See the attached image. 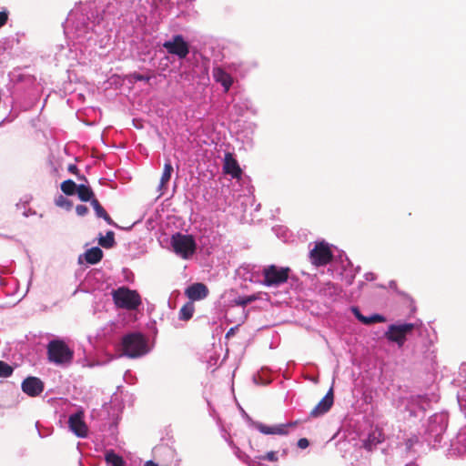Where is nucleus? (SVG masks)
<instances>
[{
	"label": "nucleus",
	"instance_id": "1",
	"mask_svg": "<svg viewBox=\"0 0 466 466\" xmlns=\"http://www.w3.org/2000/svg\"><path fill=\"white\" fill-rule=\"evenodd\" d=\"M66 23V33L76 44L90 46L97 35L112 31L116 26V5L107 0L87 1L71 10Z\"/></svg>",
	"mask_w": 466,
	"mask_h": 466
},
{
	"label": "nucleus",
	"instance_id": "2",
	"mask_svg": "<svg viewBox=\"0 0 466 466\" xmlns=\"http://www.w3.org/2000/svg\"><path fill=\"white\" fill-rule=\"evenodd\" d=\"M142 305V297L137 289L118 287V309L127 310L133 321L137 319V312Z\"/></svg>",
	"mask_w": 466,
	"mask_h": 466
},
{
	"label": "nucleus",
	"instance_id": "3",
	"mask_svg": "<svg viewBox=\"0 0 466 466\" xmlns=\"http://www.w3.org/2000/svg\"><path fill=\"white\" fill-rule=\"evenodd\" d=\"M123 354L129 358H137L147 353V340L140 332L129 333L122 339Z\"/></svg>",
	"mask_w": 466,
	"mask_h": 466
},
{
	"label": "nucleus",
	"instance_id": "4",
	"mask_svg": "<svg viewBox=\"0 0 466 466\" xmlns=\"http://www.w3.org/2000/svg\"><path fill=\"white\" fill-rule=\"evenodd\" d=\"M47 356L50 362L63 366L71 363L74 352L63 340L53 339L47 345Z\"/></svg>",
	"mask_w": 466,
	"mask_h": 466
},
{
	"label": "nucleus",
	"instance_id": "5",
	"mask_svg": "<svg viewBox=\"0 0 466 466\" xmlns=\"http://www.w3.org/2000/svg\"><path fill=\"white\" fill-rule=\"evenodd\" d=\"M174 252L184 259L189 258L197 249V244L192 235L176 233L170 240Z\"/></svg>",
	"mask_w": 466,
	"mask_h": 466
},
{
	"label": "nucleus",
	"instance_id": "6",
	"mask_svg": "<svg viewBox=\"0 0 466 466\" xmlns=\"http://www.w3.org/2000/svg\"><path fill=\"white\" fill-rule=\"evenodd\" d=\"M290 268L289 267H278L269 265L263 268V284L267 287H279L289 279Z\"/></svg>",
	"mask_w": 466,
	"mask_h": 466
},
{
	"label": "nucleus",
	"instance_id": "7",
	"mask_svg": "<svg viewBox=\"0 0 466 466\" xmlns=\"http://www.w3.org/2000/svg\"><path fill=\"white\" fill-rule=\"evenodd\" d=\"M415 329L413 323L391 324L385 332V338L391 342H395L399 347H402L406 341L407 335Z\"/></svg>",
	"mask_w": 466,
	"mask_h": 466
},
{
	"label": "nucleus",
	"instance_id": "8",
	"mask_svg": "<svg viewBox=\"0 0 466 466\" xmlns=\"http://www.w3.org/2000/svg\"><path fill=\"white\" fill-rule=\"evenodd\" d=\"M311 263L316 267L326 266L333 259V253L325 241L316 242L314 248L309 252Z\"/></svg>",
	"mask_w": 466,
	"mask_h": 466
},
{
	"label": "nucleus",
	"instance_id": "9",
	"mask_svg": "<svg viewBox=\"0 0 466 466\" xmlns=\"http://www.w3.org/2000/svg\"><path fill=\"white\" fill-rule=\"evenodd\" d=\"M163 47L168 54L177 56L179 59L186 58L189 54V45L181 35H176L170 40L164 42Z\"/></svg>",
	"mask_w": 466,
	"mask_h": 466
},
{
	"label": "nucleus",
	"instance_id": "10",
	"mask_svg": "<svg viewBox=\"0 0 466 466\" xmlns=\"http://www.w3.org/2000/svg\"><path fill=\"white\" fill-rule=\"evenodd\" d=\"M223 172L229 175L232 178L240 179L242 169L231 152H226L223 161Z\"/></svg>",
	"mask_w": 466,
	"mask_h": 466
},
{
	"label": "nucleus",
	"instance_id": "11",
	"mask_svg": "<svg viewBox=\"0 0 466 466\" xmlns=\"http://www.w3.org/2000/svg\"><path fill=\"white\" fill-rule=\"evenodd\" d=\"M70 430L79 438H84L87 434V426L83 420L81 411L71 414L68 419Z\"/></svg>",
	"mask_w": 466,
	"mask_h": 466
},
{
	"label": "nucleus",
	"instance_id": "12",
	"mask_svg": "<svg viewBox=\"0 0 466 466\" xmlns=\"http://www.w3.org/2000/svg\"><path fill=\"white\" fill-rule=\"evenodd\" d=\"M334 402L333 389L330 388L327 394L320 400V401L312 409L309 415L312 418H317L328 412L332 407Z\"/></svg>",
	"mask_w": 466,
	"mask_h": 466
},
{
	"label": "nucleus",
	"instance_id": "13",
	"mask_svg": "<svg viewBox=\"0 0 466 466\" xmlns=\"http://www.w3.org/2000/svg\"><path fill=\"white\" fill-rule=\"evenodd\" d=\"M21 387L23 391L31 397L38 396L44 390L43 381L36 377L26 378Z\"/></svg>",
	"mask_w": 466,
	"mask_h": 466
},
{
	"label": "nucleus",
	"instance_id": "14",
	"mask_svg": "<svg viewBox=\"0 0 466 466\" xmlns=\"http://www.w3.org/2000/svg\"><path fill=\"white\" fill-rule=\"evenodd\" d=\"M208 287L199 282L190 285L185 290V294L191 300L190 302L204 299L208 297Z\"/></svg>",
	"mask_w": 466,
	"mask_h": 466
},
{
	"label": "nucleus",
	"instance_id": "15",
	"mask_svg": "<svg viewBox=\"0 0 466 466\" xmlns=\"http://www.w3.org/2000/svg\"><path fill=\"white\" fill-rule=\"evenodd\" d=\"M103 252L98 247H94L87 249L84 254L78 258V262L83 263L85 259L88 264H96L101 260Z\"/></svg>",
	"mask_w": 466,
	"mask_h": 466
},
{
	"label": "nucleus",
	"instance_id": "16",
	"mask_svg": "<svg viewBox=\"0 0 466 466\" xmlns=\"http://www.w3.org/2000/svg\"><path fill=\"white\" fill-rule=\"evenodd\" d=\"M213 76L218 83H220L223 86L225 92L229 90L233 83V79L230 75L223 69L217 67L213 70Z\"/></svg>",
	"mask_w": 466,
	"mask_h": 466
},
{
	"label": "nucleus",
	"instance_id": "17",
	"mask_svg": "<svg viewBox=\"0 0 466 466\" xmlns=\"http://www.w3.org/2000/svg\"><path fill=\"white\" fill-rule=\"evenodd\" d=\"M256 428L263 434L287 435L289 433V431L285 430V426H280V424L270 427L263 423H257Z\"/></svg>",
	"mask_w": 466,
	"mask_h": 466
},
{
	"label": "nucleus",
	"instance_id": "18",
	"mask_svg": "<svg viewBox=\"0 0 466 466\" xmlns=\"http://www.w3.org/2000/svg\"><path fill=\"white\" fill-rule=\"evenodd\" d=\"M173 171V167L170 162L165 163L163 173L160 178L158 190L161 192L160 194H163V190L166 188L168 181L171 177V173Z\"/></svg>",
	"mask_w": 466,
	"mask_h": 466
},
{
	"label": "nucleus",
	"instance_id": "19",
	"mask_svg": "<svg viewBox=\"0 0 466 466\" xmlns=\"http://www.w3.org/2000/svg\"><path fill=\"white\" fill-rule=\"evenodd\" d=\"M116 329L115 323H111L109 326L104 328L102 336L105 337L106 342H107L112 350H116V340L114 334V330Z\"/></svg>",
	"mask_w": 466,
	"mask_h": 466
},
{
	"label": "nucleus",
	"instance_id": "20",
	"mask_svg": "<svg viewBox=\"0 0 466 466\" xmlns=\"http://www.w3.org/2000/svg\"><path fill=\"white\" fill-rule=\"evenodd\" d=\"M76 194L81 201H91L94 198V192L88 185L80 183L78 185Z\"/></svg>",
	"mask_w": 466,
	"mask_h": 466
},
{
	"label": "nucleus",
	"instance_id": "21",
	"mask_svg": "<svg viewBox=\"0 0 466 466\" xmlns=\"http://www.w3.org/2000/svg\"><path fill=\"white\" fill-rule=\"evenodd\" d=\"M105 297H111L114 306L116 308V288L112 283H102L99 287Z\"/></svg>",
	"mask_w": 466,
	"mask_h": 466
},
{
	"label": "nucleus",
	"instance_id": "22",
	"mask_svg": "<svg viewBox=\"0 0 466 466\" xmlns=\"http://www.w3.org/2000/svg\"><path fill=\"white\" fill-rule=\"evenodd\" d=\"M195 311V306L193 302L186 303L179 311V318L183 320H188L192 318L193 313Z\"/></svg>",
	"mask_w": 466,
	"mask_h": 466
},
{
	"label": "nucleus",
	"instance_id": "23",
	"mask_svg": "<svg viewBox=\"0 0 466 466\" xmlns=\"http://www.w3.org/2000/svg\"><path fill=\"white\" fill-rule=\"evenodd\" d=\"M98 243L103 248H111L115 243V233L113 231H108L106 236L99 234Z\"/></svg>",
	"mask_w": 466,
	"mask_h": 466
},
{
	"label": "nucleus",
	"instance_id": "24",
	"mask_svg": "<svg viewBox=\"0 0 466 466\" xmlns=\"http://www.w3.org/2000/svg\"><path fill=\"white\" fill-rule=\"evenodd\" d=\"M78 185L73 180L67 179L61 184V190L67 196H72L76 193Z\"/></svg>",
	"mask_w": 466,
	"mask_h": 466
},
{
	"label": "nucleus",
	"instance_id": "25",
	"mask_svg": "<svg viewBox=\"0 0 466 466\" xmlns=\"http://www.w3.org/2000/svg\"><path fill=\"white\" fill-rule=\"evenodd\" d=\"M256 295H250V296H244V297H238L233 300L234 304L237 306L245 307L248 304L255 301L257 299Z\"/></svg>",
	"mask_w": 466,
	"mask_h": 466
},
{
	"label": "nucleus",
	"instance_id": "26",
	"mask_svg": "<svg viewBox=\"0 0 466 466\" xmlns=\"http://www.w3.org/2000/svg\"><path fill=\"white\" fill-rule=\"evenodd\" d=\"M14 369L8 363L0 360V378H8L13 374Z\"/></svg>",
	"mask_w": 466,
	"mask_h": 466
},
{
	"label": "nucleus",
	"instance_id": "27",
	"mask_svg": "<svg viewBox=\"0 0 466 466\" xmlns=\"http://www.w3.org/2000/svg\"><path fill=\"white\" fill-rule=\"evenodd\" d=\"M55 202L57 207L66 208L67 210L72 208V202L62 195L58 196Z\"/></svg>",
	"mask_w": 466,
	"mask_h": 466
},
{
	"label": "nucleus",
	"instance_id": "28",
	"mask_svg": "<svg viewBox=\"0 0 466 466\" xmlns=\"http://www.w3.org/2000/svg\"><path fill=\"white\" fill-rule=\"evenodd\" d=\"M105 459L107 466H116V453L113 450L106 452Z\"/></svg>",
	"mask_w": 466,
	"mask_h": 466
},
{
	"label": "nucleus",
	"instance_id": "29",
	"mask_svg": "<svg viewBox=\"0 0 466 466\" xmlns=\"http://www.w3.org/2000/svg\"><path fill=\"white\" fill-rule=\"evenodd\" d=\"M91 205L96 212V215L98 217V218H101L102 216H106V210L104 209V208L100 205V203L98 202V200L96 198H93L91 200Z\"/></svg>",
	"mask_w": 466,
	"mask_h": 466
},
{
	"label": "nucleus",
	"instance_id": "30",
	"mask_svg": "<svg viewBox=\"0 0 466 466\" xmlns=\"http://www.w3.org/2000/svg\"><path fill=\"white\" fill-rule=\"evenodd\" d=\"M385 321H386V318L384 316L380 315V314H373L370 317H367L366 325H370L373 323H381V322H385Z\"/></svg>",
	"mask_w": 466,
	"mask_h": 466
},
{
	"label": "nucleus",
	"instance_id": "31",
	"mask_svg": "<svg viewBox=\"0 0 466 466\" xmlns=\"http://www.w3.org/2000/svg\"><path fill=\"white\" fill-rule=\"evenodd\" d=\"M131 176L128 172L118 169V181L121 183H127L131 180Z\"/></svg>",
	"mask_w": 466,
	"mask_h": 466
},
{
	"label": "nucleus",
	"instance_id": "32",
	"mask_svg": "<svg viewBox=\"0 0 466 466\" xmlns=\"http://www.w3.org/2000/svg\"><path fill=\"white\" fill-rule=\"evenodd\" d=\"M67 169L70 173L77 175L79 181L87 183L86 178L84 176L78 175V169L76 165H73V164L69 165Z\"/></svg>",
	"mask_w": 466,
	"mask_h": 466
},
{
	"label": "nucleus",
	"instance_id": "33",
	"mask_svg": "<svg viewBox=\"0 0 466 466\" xmlns=\"http://www.w3.org/2000/svg\"><path fill=\"white\" fill-rule=\"evenodd\" d=\"M259 460H267L269 461H277L278 457L275 451H268L265 455L258 457Z\"/></svg>",
	"mask_w": 466,
	"mask_h": 466
},
{
	"label": "nucleus",
	"instance_id": "34",
	"mask_svg": "<svg viewBox=\"0 0 466 466\" xmlns=\"http://www.w3.org/2000/svg\"><path fill=\"white\" fill-rule=\"evenodd\" d=\"M352 311L355 317L363 324L366 325L367 317L363 316L358 308H353Z\"/></svg>",
	"mask_w": 466,
	"mask_h": 466
},
{
	"label": "nucleus",
	"instance_id": "35",
	"mask_svg": "<svg viewBox=\"0 0 466 466\" xmlns=\"http://www.w3.org/2000/svg\"><path fill=\"white\" fill-rule=\"evenodd\" d=\"M122 273L127 282H133L134 274L128 268H123Z\"/></svg>",
	"mask_w": 466,
	"mask_h": 466
},
{
	"label": "nucleus",
	"instance_id": "36",
	"mask_svg": "<svg viewBox=\"0 0 466 466\" xmlns=\"http://www.w3.org/2000/svg\"><path fill=\"white\" fill-rule=\"evenodd\" d=\"M76 212L78 216H85L88 212V208L86 206L78 205L76 208Z\"/></svg>",
	"mask_w": 466,
	"mask_h": 466
},
{
	"label": "nucleus",
	"instance_id": "37",
	"mask_svg": "<svg viewBox=\"0 0 466 466\" xmlns=\"http://www.w3.org/2000/svg\"><path fill=\"white\" fill-rule=\"evenodd\" d=\"M309 440H308V439H306V438H301V439H299V440L298 441V447H299V449L304 450V449L308 448V447H309Z\"/></svg>",
	"mask_w": 466,
	"mask_h": 466
},
{
	"label": "nucleus",
	"instance_id": "38",
	"mask_svg": "<svg viewBox=\"0 0 466 466\" xmlns=\"http://www.w3.org/2000/svg\"><path fill=\"white\" fill-rule=\"evenodd\" d=\"M8 15L5 11L0 12V27H2L7 21Z\"/></svg>",
	"mask_w": 466,
	"mask_h": 466
},
{
	"label": "nucleus",
	"instance_id": "39",
	"mask_svg": "<svg viewBox=\"0 0 466 466\" xmlns=\"http://www.w3.org/2000/svg\"><path fill=\"white\" fill-rule=\"evenodd\" d=\"M299 424V420H295V421H290V422L286 423V424H280V426H285V430L289 431V429L296 428Z\"/></svg>",
	"mask_w": 466,
	"mask_h": 466
},
{
	"label": "nucleus",
	"instance_id": "40",
	"mask_svg": "<svg viewBox=\"0 0 466 466\" xmlns=\"http://www.w3.org/2000/svg\"><path fill=\"white\" fill-rule=\"evenodd\" d=\"M159 451H161V449ZM162 451L171 458L174 457V451H172L171 449H169L167 447L163 448Z\"/></svg>",
	"mask_w": 466,
	"mask_h": 466
},
{
	"label": "nucleus",
	"instance_id": "41",
	"mask_svg": "<svg viewBox=\"0 0 466 466\" xmlns=\"http://www.w3.org/2000/svg\"><path fill=\"white\" fill-rule=\"evenodd\" d=\"M237 329H238V327H234V328L229 329L228 331L226 334V338L228 339V338L234 336Z\"/></svg>",
	"mask_w": 466,
	"mask_h": 466
},
{
	"label": "nucleus",
	"instance_id": "42",
	"mask_svg": "<svg viewBox=\"0 0 466 466\" xmlns=\"http://www.w3.org/2000/svg\"><path fill=\"white\" fill-rule=\"evenodd\" d=\"M101 218H103L108 224L110 225H113L114 222L113 220L111 219V218L107 215V213L106 212V216H102Z\"/></svg>",
	"mask_w": 466,
	"mask_h": 466
},
{
	"label": "nucleus",
	"instance_id": "43",
	"mask_svg": "<svg viewBox=\"0 0 466 466\" xmlns=\"http://www.w3.org/2000/svg\"><path fill=\"white\" fill-rule=\"evenodd\" d=\"M144 466H158V464L155 463L153 461H147Z\"/></svg>",
	"mask_w": 466,
	"mask_h": 466
},
{
	"label": "nucleus",
	"instance_id": "44",
	"mask_svg": "<svg viewBox=\"0 0 466 466\" xmlns=\"http://www.w3.org/2000/svg\"><path fill=\"white\" fill-rule=\"evenodd\" d=\"M123 465H124V461L120 456H118V466H123Z\"/></svg>",
	"mask_w": 466,
	"mask_h": 466
},
{
	"label": "nucleus",
	"instance_id": "45",
	"mask_svg": "<svg viewBox=\"0 0 466 466\" xmlns=\"http://www.w3.org/2000/svg\"><path fill=\"white\" fill-rule=\"evenodd\" d=\"M128 228L129 227L126 228V227L117 226V228Z\"/></svg>",
	"mask_w": 466,
	"mask_h": 466
},
{
	"label": "nucleus",
	"instance_id": "46",
	"mask_svg": "<svg viewBox=\"0 0 466 466\" xmlns=\"http://www.w3.org/2000/svg\"><path fill=\"white\" fill-rule=\"evenodd\" d=\"M137 79L142 80V79H143V76H137Z\"/></svg>",
	"mask_w": 466,
	"mask_h": 466
}]
</instances>
